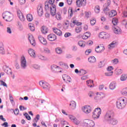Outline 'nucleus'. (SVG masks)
Masks as SVG:
<instances>
[{
    "label": "nucleus",
    "mask_w": 127,
    "mask_h": 127,
    "mask_svg": "<svg viewBox=\"0 0 127 127\" xmlns=\"http://www.w3.org/2000/svg\"><path fill=\"white\" fill-rule=\"evenodd\" d=\"M105 120L107 121L109 124H111L113 126L118 125L119 121L114 118V112L113 111H108L104 117Z\"/></svg>",
    "instance_id": "obj_1"
},
{
    "label": "nucleus",
    "mask_w": 127,
    "mask_h": 127,
    "mask_svg": "<svg viewBox=\"0 0 127 127\" xmlns=\"http://www.w3.org/2000/svg\"><path fill=\"white\" fill-rule=\"evenodd\" d=\"M127 100L125 98H120L117 102V107L118 109L120 110H123V109H125L126 106H127Z\"/></svg>",
    "instance_id": "obj_2"
},
{
    "label": "nucleus",
    "mask_w": 127,
    "mask_h": 127,
    "mask_svg": "<svg viewBox=\"0 0 127 127\" xmlns=\"http://www.w3.org/2000/svg\"><path fill=\"white\" fill-rule=\"evenodd\" d=\"M2 17L5 21L10 22L13 19V14L10 12L6 11L2 13Z\"/></svg>",
    "instance_id": "obj_3"
},
{
    "label": "nucleus",
    "mask_w": 127,
    "mask_h": 127,
    "mask_svg": "<svg viewBox=\"0 0 127 127\" xmlns=\"http://www.w3.org/2000/svg\"><path fill=\"white\" fill-rule=\"evenodd\" d=\"M101 113L102 110L100 109V108L95 109L93 112L92 117L93 120L99 119V118H100V115H101Z\"/></svg>",
    "instance_id": "obj_4"
},
{
    "label": "nucleus",
    "mask_w": 127,
    "mask_h": 127,
    "mask_svg": "<svg viewBox=\"0 0 127 127\" xmlns=\"http://www.w3.org/2000/svg\"><path fill=\"white\" fill-rule=\"evenodd\" d=\"M83 124L85 127H95V123L94 121L89 119H85L83 121Z\"/></svg>",
    "instance_id": "obj_5"
},
{
    "label": "nucleus",
    "mask_w": 127,
    "mask_h": 127,
    "mask_svg": "<svg viewBox=\"0 0 127 127\" xmlns=\"http://www.w3.org/2000/svg\"><path fill=\"white\" fill-rule=\"evenodd\" d=\"M39 85L41 87H42L44 89H47V90H50L51 88L50 84L46 82L43 81H41L39 82Z\"/></svg>",
    "instance_id": "obj_6"
},
{
    "label": "nucleus",
    "mask_w": 127,
    "mask_h": 127,
    "mask_svg": "<svg viewBox=\"0 0 127 127\" xmlns=\"http://www.w3.org/2000/svg\"><path fill=\"white\" fill-rule=\"evenodd\" d=\"M87 3V0H76V4L78 7L85 6Z\"/></svg>",
    "instance_id": "obj_7"
},
{
    "label": "nucleus",
    "mask_w": 127,
    "mask_h": 127,
    "mask_svg": "<svg viewBox=\"0 0 127 127\" xmlns=\"http://www.w3.org/2000/svg\"><path fill=\"white\" fill-rule=\"evenodd\" d=\"M54 2H55V0H49V2L46 1L45 2V8L46 10L49 9V6L50 5H55V4H54Z\"/></svg>",
    "instance_id": "obj_8"
},
{
    "label": "nucleus",
    "mask_w": 127,
    "mask_h": 127,
    "mask_svg": "<svg viewBox=\"0 0 127 127\" xmlns=\"http://www.w3.org/2000/svg\"><path fill=\"white\" fill-rule=\"evenodd\" d=\"M50 9V13L52 16H54L56 14V5H50L49 9Z\"/></svg>",
    "instance_id": "obj_9"
},
{
    "label": "nucleus",
    "mask_w": 127,
    "mask_h": 127,
    "mask_svg": "<svg viewBox=\"0 0 127 127\" xmlns=\"http://www.w3.org/2000/svg\"><path fill=\"white\" fill-rule=\"evenodd\" d=\"M21 67L22 69H26L27 67V64L26 63V60L24 57L21 58L20 61Z\"/></svg>",
    "instance_id": "obj_10"
},
{
    "label": "nucleus",
    "mask_w": 127,
    "mask_h": 127,
    "mask_svg": "<svg viewBox=\"0 0 127 127\" xmlns=\"http://www.w3.org/2000/svg\"><path fill=\"white\" fill-rule=\"evenodd\" d=\"M69 118L71 120V121L73 122V123H74V125H76V126H78V125H80L81 123V121L77 119V118L73 116V115L69 116Z\"/></svg>",
    "instance_id": "obj_11"
},
{
    "label": "nucleus",
    "mask_w": 127,
    "mask_h": 127,
    "mask_svg": "<svg viewBox=\"0 0 127 127\" xmlns=\"http://www.w3.org/2000/svg\"><path fill=\"white\" fill-rule=\"evenodd\" d=\"M111 35L109 33L102 32H101L99 35V38H103V39H107V38H110Z\"/></svg>",
    "instance_id": "obj_12"
},
{
    "label": "nucleus",
    "mask_w": 127,
    "mask_h": 127,
    "mask_svg": "<svg viewBox=\"0 0 127 127\" xmlns=\"http://www.w3.org/2000/svg\"><path fill=\"white\" fill-rule=\"evenodd\" d=\"M51 69L52 71H54L55 73H61V72H62L61 70H60V67L56 65H52L51 66Z\"/></svg>",
    "instance_id": "obj_13"
},
{
    "label": "nucleus",
    "mask_w": 127,
    "mask_h": 127,
    "mask_svg": "<svg viewBox=\"0 0 127 127\" xmlns=\"http://www.w3.org/2000/svg\"><path fill=\"white\" fill-rule=\"evenodd\" d=\"M38 39L42 44H43V45H47V41L44 37L42 36H39Z\"/></svg>",
    "instance_id": "obj_14"
},
{
    "label": "nucleus",
    "mask_w": 127,
    "mask_h": 127,
    "mask_svg": "<svg viewBox=\"0 0 127 127\" xmlns=\"http://www.w3.org/2000/svg\"><path fill=\"white\" fill-rule=\"evenodd\" d=\"M47 39L49 40V41H55L57 39L56 35L54 34H51L48 35Z\"/></svg>",
    "instance_id": "obj_15"
},
{
    "label": "nucleus",
    "mask_w": 127,
    "mask_h": 127,
    "mask_svg": "<svg viewBox=\"0 0 127 127\" xmlns=\"http://www.w3.org/2000/svg\"><path fill=\"white\" fill-rule=\"evenodd\" d=\"M28 39L31 45H32V46H35L36 45L35 40H34V38L33 37V36H32V35H29Z\"/></svg>",
    "instance_id": "obj_16"
},
{
    "label": "nucleus",
    "mask_w": 127,
    "mask_h": 127,
    "mask_svg": "<svg viewBox=\"0 0 127 127\" xmlns=\"http://www.w3.org/2000/svg\"><path fill=\"white\" fill-rule=\"evenodd\" d=\"M17 16L19 17L20 20H21V21H24L25 18H24V16H23L22 12H21L20 10H18L17 11Z\"/></svg>",
    "instance_id": "obj_17"
},
{
    "label": "nucleus",
    "mask_w": 127,
    "mask_h": 127,
    "mask_svg": "<svg viewBox=\"0 0 127 127\" xmlns=\"http://www.w3.org/2000/svg\"><path fill=\"white\" fill-rule=\"evenodd\" d=\"M105 50V47L102 46H98L97 48L95 49V51L97 53H102V52H104Z\"/></svg>",
    "instance_id": "obj_18"
},
{
    "label": "nucleus",
    "mask_w": 127,
    "mask_h": 127,
    "mask_svg": "<svg viewBox=\"0 0 127 127\" xmlns=\"http://www.w3.org/2000/svg\"><path fill=\"white\" fill-rule=\"evenodd\" d=\"M37 12L39 16H42V15H43V8H42V6H38Z\"/></svg>",
    "instance_id": "obj_19"
},
{
    "label": "nucleus",
    "mask_w": 127,
    "mask_h": 127,
    "mask_svg": "<svg viewBox=\"0 0 127 127\" xmlns=\"http://www.w3.org/2000/svg\"><path fill=\"white\" fill-rule=\"evenodd\" d=\"M117 88V82L116 81L112 82L109 85L110 90H115Z\"/></svg>",
    "instance_id": "obj_20"
},
{
    "label": "nucleus",
    "mask_w": 127,
    "mask_h": 127,
    "mask_svg": "<svg viewBox=\"0 0 127 127\" xmlns=\"http://www.w3.org/2000/svg\"><path fill=\"white\" fill-rule=\"evenodd\" d=\"M41 31L43 34H46V33H48V28L45 26H43L41 28Z\"/></svg>",
    "instance_id": "obj_21"
},
{
    "label": "nucleus",
    "mask_w": 127,
    "mask_h": 127,
    "mask_svg": "<svg viewBox=\"0 0 127 127\" xmlns=\"http://www.w3.org/2000/svg\"><path fill=\"white\" fill-rule=\"evenodd\" d=\"M81 22H79L77 20H73L72 22L70 23V26L73 27L74 25H81Z\"/></svg>",
    "instance_id": "obj_22"
},
{
    "label": "nucleus",
    "mask_w": 127,
    "mask_h": 127,
    "mask_svg": "<svg viewBox=\"0 0 127 127\" xmlns=\"http://www.w3.org/2000/svg\"><path fill=\"white\" fill-rule=\"evenodd\" d=\"M63 79L64 82H71V77L68 76L67 74L63 75Z\"/></svg>",
    "instance_id": "obj_23"
},
{
    "label": "nucleus",
    "mask_w": 127,
    "mask_h": 127,
    "mask_svg": "<svg viewBox=\"0 0 127 127\" xmlns=\"http://www.w3.org/2000/svg\"><path fill=\"white\" fill-rule=\"evenodd\" d=\"M113 30L115 34H121L122 33V30L119 27H115Z\"/></svg>",
    "instance_id": "obj_24"
},
{
    "label": "nucleus",
    "mask_w": 127,
    "mask_h": 127,
    "mask_svg": "<svg viewBox=\"0 0 127 127\" xmlns=\"http://www.w3.org/2000/svg\"><path fill=\"white\" fill-rule=\"evenodd\" d=\"M53 30L57 35H59V36L62 35V32L60 30L57 29V28H53Z\"/></svg>",
    "instance_id": "obj_25"
},
{
    "label": "nucleus",
    "mask_w": 127,
    "mask_h": 127,
    "mask_svg": "<svg viewBox=\"0 0 127 127\" xmlns=\"http://www.w3.org/2000/svg\"><path fill=\"white\" fill-rule=\"evenodd\" d=\"M103 12H104L105 14H109L110 13V7L107 5H104Z\"/></svg>",
    "instance_id": "obj_26"
},
{
    "label": "nucleus",
    "mask_w": 127,
    "mask_h": 127,
    "mask_svg": "<svg viewBox=\"0 0 127 127\" xmlns=\"http://www.w3.org/2000/svg\"><path fill=\"white\" fill-rule=\"evenodd\" d=\"M96 95L98 98H99L100 100H103L105 97H106V95L102 92H97Z\"/></svg>",
    "instance_id": "obj_27"
},
{
    "label": "nucleus",
    "mask_w": 127,
    "mask_h": 127,
    "mask_svg": "<svg viewBox=\"0 0 127 127\" xmlns=\"http://www.w3.org/2000/svg\"><path fill=\"white\" fill-rule=\"evenodd\" d=\"M4 72L8 74V75H12V71H11V69H10L8 67L5 66V68L4 69Z\"/></svg>",
    "instance_id": "obj_28"
},
{
    "label": "nucleus",
    "mask_w": 127,
    "mask_h": 127,
    "mask_svg": "<svg viewBox=\"0 0 127 127\" xmlns=\"http://www.w3.org/2000/svg\"><path fill=\"white\" fill-rule=\"evenodd\" d=\"M121 94L124 97H127V87L123 88L121 91Z\"/></svg>",
    "instance_id": "obj_29"
},
{
    "label": "nucleus",
    "mask_w": 127,
    "mask_h": 127,
    "mask_svg": "<svg viewBox=\"0 0 127 127\" xmlns=\"http://www.w3.org/2000/svg\"><path fill=\"white\" fill-rule=\"evenodd\" d=\"M0 54H4V47H3V43H0Z\"/></svg>",
    "instance_id": "obj_30"
},
{
    "label": "nucleus",
    "mask_w": 127,
    "mask_h": 127,
    "mask_svg": "<svg viewBox=\"0 0 127 127\" xmlns=\"http://www.w3.org/2000/svg\"><path fill=\"white\" fill-rule=\"evenodd\" d=\"M77 44L79 46H80V47H82V48H84V47L86 46V42L82 40L78 41Z\"/></svg>",
    "instance_id": "obj_31"
},
{
    "label": "nucleus",
    "mask_w": 127,
    "mask_h": 127,
    "mask_svg": "<svg viewBox=\"0 0 127 127\" xmlns=\"http://www.w3.org/2000/svg\"><path fill=\"white\" fill-rule=\"evenodd\" d=\"M109 17H114L117 15V11L115 10H112L109 13Z\"/></svg>",
    "instance_id": "obj_32"
},
{
    "label": "nucleus",
    "mask_w": 127,
    "mask_h": 127,
    "mask_svg": "<svg viewBox=\"0 0 127 127\" xmlns=\"http://www.w3.org/2000/svg\"><path fill=\"white\" fill-rule=\"evenodd\" d=\"M28 53L30 55V56H31V57H35L36 55H35V52L34 51V50L30 49L28 50Z\"/></svg>",
    "instance_id": "obj_33"
},
{
    "label": "nucleus",
    "mask_w": 127,
    "mask_h": 127,
    "mask_svg": "<svg viewBox=\"0 0 127 127\" xmlns=\"http://www.w3.org/2000/svg\"><path fill=\"white\" fill-rule=\"evenodd\" d=\"M89 63L93 64L96 62V58L94 57H90L88 58Z\"/></svg>",
    "instance_id": "obj_34"
},
{
    "label": "nucleus",
    "mask_w": 127,
    "mask_h": 127,
    "mask_svg": "<svg viewBox=\"0 0 127 127\" xmlns=\"http://www.w3.org/2000/svg\"><path fill=\"white\" fill-rule=\"evenodd\" d=\"M127 74H123L121 75L120 77V80L121 81H122L123 82L125 81H127Z\"/></svg>",
    "instance_id": "obj_35"
},
{
    "label": "nucleus",
    "mask_w": 127,
    "mask_h": 127,
    "mask_svg": "<svg viewBox=\"0 0 127 127\" xmlns=\"http://www.w3.org/2000/svg\"><path fill=\"white\" fill-rule=\"evenodd\" d=\"M69 106H71V108L72 110H75L76 109V102L74 101H72L70 102V103L69 104Z\"/></svg>",
    "instance_id": "obj_36"
},
{
    "label": "nucleus",
    "mask_w": 127,
    "mask_h": 127,
    "mask_svg": "<svg viewBox=\"0 0 127 127\" xmlns=\"http://www.w3.org/2000/svg\"><path fill=\"white\" fill-rule=\"evenodd\" d=\"M93 81L92 80H87L86 81V84H87L88 87H89V88L93 87Z\"/></svg>",
    "instance_id": "obj_37"
},
{
    "label": "nucleus",
    "mask_w": 127,
    "mask_h": 127,
    "mask_svg": "<svg viewBox=\"0 0 127 127\" xmlns=\"http://www.w3.org/2000/svg\"><path fill=\"white\" fill-rule=\"evenodd\" d=\"M56 52L57 54H62L63 53V50L61 48L58 47L56 48Z\"/></svg>",
    "instance_id": "obj_38"
},
{
    "label": "nucleus",
    "mask_w": 127,
    "mask_h": 127,
    "mask_svg": "<svg viewBox=\"0 0 127 127\" xmlns=\"http://www.w3.org/2000/svg\"><path fill=\"white\" fill-rule=\"evenodd\" d=\"M108 47L109 49H113V48H115V47H116V43L115 42H113L108 46Z\"/></svg>",
    "instance_id": "obj_39"
},
{
    "label": "nucleus",
    "mask_w": 127,
    "mask_h": 127,
    "mask_svg": "<svg viewBox=\"0 0 127 127\" xmlns=\"http://www.w3.org/2000/svg\"><path fill=\"white\" fill-rule=\"evenodd\" d=\"M56 18L57 19V20H61L62 19V16H61V14L59 12L56 13Z\"/></svg>",
    "instance_id": "obj_40"
},
{
    "label": "nucleus",
    "mask_w": 127,
    "mask_h": 127,
    "mask_svg": "<svg viewBox=\"0 0 127 127\" xmlns=\"http://www.w3.org/2000/svg\"><path fill=\"white\" fill-rule=\"evenodd\" d=\"M43 52L46 53V54H50V53H51L50 50L47 47L44 48Z\"/></svg>",
    "instance_id": "obj_41"
},
{
    "label": "nucleus",
    "mask_w": 127,
    "mask_h": 127,
    "mask_svg": "<svg viewBox=\"0 0 127 127\" xmlns=\"http://www.w3.org/2000/svg\"><path fill=\"white\" fill-rule=\"evenodd\" d=\"M27 20L28 21H32L33 20V17H32V15L31 14H28L27 15Z\"/></svg>",
    "instance_id": "obj_42"
},
{
    "label": "nucleus",
    "mask_w": 127,
    "mask_h": 127,
    "mask_svg": "<svg viewBox=\"0 0 127 127\" xmlns=\"http://www.w3.org/2000/svg\"><path fill=\"white\" fill-rule=\"evenodd\" d=\"M123 73V70L121 69L117 68L115 70V73L116 75H121Z\"/></svg>",
    "instance_id": "obj_43"
},
{
    "label": "nucleus",
    "mask_w": 127,
    "mask_h": 127,
    "mask_svg": "<svg viewBox=\"0 0 127 127\" xmlns=\"http://www.w3.org/2000/svg\"><path fill=\"white\" fill-rule=\"evenodd\" d=\"M105 66V62L104 61H101L98 64V68H103Z\"/></svg>",
    "instance_id": "obj_44"
},
{
    "label": "nucleus",
    "mask_w": 127,
    "mask_h": 127,
    "mask_svg": "<svg viewBox=\"0 0 127 127\" xmlns=\"http://www.w3.org/2000/svg\"><path fill=\"white\" fill-rule=\"evenodd\" d=\"M113 74H114V71H107L105 73V76H107L108 77L113 76Z\"/></svg>",
    "instance_id": "obj_45"
},
{
    "label": "nucleus",
    "mask_w": 127,
    "mask_h": 127,
    "mask_svg": "<svg viewBox=\"0 0 127 127\" xmlns=\"http://www.w3.org/2000/svg\"><path fill=\"white\" fill-rule=\"evenodd\" d=\"M118 22H119L118 19L117 18H114L112 20V23L114 25H117L118 24Z\"/></svg>",
    "instance_id": "obj_46"
},
{
    "label": "nucleus",
    "mask_w": 127,
    "mask_h": 127,
    "mask_svg": "<svg viewBox=\"0 0 127 127\" xmlns=\"http://www.w3.org/2000/svg\"><path fill=\"white\" fill-rule=\"evenodd\" d=\"M39 59H41V60H44L46 61L47 60V58L44 57V56H42L41 55H40L38 56Z\"/></svg>",
    "instance_id": "obj_47"
},
{
    "label": "nucleus",
    "mask_w": 127,
    "mask_h": 127,
    "mask_svg": "<svg viewBox=\"0 0 127 127\" xmlns=\"http://www.w3.org/2000/svg\"><path fill=\"white\" fill-rule=\"evenodd\" d=\"M111 63H112L113 65H116L119 63V60L118 59H115L111 61Z\"/></svg>",
    "instance_id": "obj_48"
},
{
    "label": "nucleus",
    "mask_w": 127,
    "mask_h": 127,
    "mask_svg": "<svg viewBox=\"0 0 127 127\" xmlns=\"http://www.w3.org/2000/svg\"><path fill=\"white\" fill-rule=\"evenodd\" d=\"M29 27L31 31H34L35 28L32 24H29Z\"/></svg>",
    "instance_id": "obj_49"
},
{
    "label": "nucleus",
    "mask_w": 127,
    "mask_h": 127,
    "mask_svg": "<svg viewBox=\"0 0 127 127\" xmlns=\"http://www.w3.org/2000/svg\"><path fill=\"white\" fill-rule=\"evenodd\" d=\"M82 31V27H77L75 28V32L76 33H80V32Z\"/></svg>",
    "instance_id": "obj_50"
},
{
    "label": "nucleus",
    "mask_w": 127,
    "mask_h": 127,
    "mask_svg": "<svg viewBox=\"0 0 127 127\" xmlns=\"http://www.w3.org/2000/svg\"><path fill=\"white\" fill-rule=\"evenodd\" d=\"M95 11L96 13H99L100 12V6L96 5L95 7Z\"/></svg>",
    "instance_id": "obj_51"
},
{
    "label": "nucleus",
    "mask_w": 127,
    "mask_h": 127,
    "mask_svg": "<svg viewBox=\"0 0 127 127\" xmlns=\"http://www.w3.org/2000/svg\"><path fill=\"white\" fill-rule=\"evenodd\" d=\"M68 13L70 14V16H73V8L72 7H69L68 9Z\"/></svg>",
    "instance_id": "obj_52"
},
{
    "label": "nucleus",
    "mask_w": 127,
    "mask_h": 127,
    "mask_svg": "<svg viewBox=\"0 0 127 127\" xmlns=\"http://www.w3.org/2000/svg\"><path fill=\"white\" fill-rule=\"evenodd\" d=\"M24 117H25L26 119L28 120V121H30L31 120V118L27 113H25L24 114Z\"/></svg>",
    "instance_id": "obj_53"
},
{
    "label": "nucleus",
    "mask_w": 127,
    "mask_h": 127,
    "mask_svg": "<svg viewBox=\"0 0 127 127\" xmlns=\"http://www.w3.org/2000/svg\"><path fill=\"white\" fill-rule=\"evenodd\" d=\"M88 96L90 98H93V97L95 96V93L92 91H89L88 93Z\"/></svg>",
    "instance_id": "obj_54"
},
{
    "label": "nucleus",
    "mask_w": 127,
    "mask_h": 127,
    "mask_svg": "<svg viewBox=\"0 0 127 127\" xmlns=\"http://www.w3.org/2000/svg\"><path fill=\"white\" fill-rule=\"evenodd\" d=\"M82 110L83 112H84V113H85V114H87V105H86L84 107H83Z\"/></svg>",
    "instance_id": "obj_55"
},
{
    "label": "nucleus",
    "mask_w": 127,
    "mask_h": 127,
    "mask_svg": "<svg viewBox=\"0 0 127 127\" xmlns=\"http://www.w3.org/2000/svg\"><path fill=\"white\" fill-rule=\"evenodd\" d=\"M40 119V116L39 114H38L37 115L36 118L34 119V122H36V123H37V122L39 121Z\"/></svg>",
    "instance_id": "obj_56"
},
{
    "label": "nucleus",
    "mask_w": 127,
    "mask_h": 127,
    "mask_svg": "<svg viewBox=\"0 0 127 127\" xmlns=\"http://www.w3.org/2000/svg\"><path fill=\"white\" fill-rule=\"evenodd\" d=\"M68 28H69V23L67 22H65L64 25V29H68Z\"/></svg>",
    "instance_id": "obj_57"
},
{
    "label": "nucleus",
    "mask_w": 127,
    "mask_h": 127,
    "mask_svg": "<svg viewBox=\"0 0 127 127\" xmlns=\"http://www.w3.org/2000/svg\"><path fill=\"white\" fill-rule=\"evenodd\" d=\"M107 70L109 72H112L114 70V67L112 66H108L107 68Z\"/></svg>",
    "instance_id": "obj_58"
},
{
    "label": "nucleus",
    "mask_w": 127,
    "mask_h": 127,
    "mask_svg": "<svg viewBox=\"0 0 127 127\" xmlns=\"http://www.w3.org/2000/svg\"><path fill=\"white\" fill-rule=\"evenodd\" d=\"M90 23H91V25H95V24H96V19H95V18L92 19L90 20Z\"/></svg>",
    "instance_id": "obj_59"
},
{
    "label": "nucleus",
    "mask_w": 127,
    "mask_h": 127,
    "mask_svg": "<svg viewBox=\"0 0 127 127\" xmlns=\"http://www.w3.org/2000/svg\"><path fill=\"white\" fill-rule=\"evenodd\" d=\"M79 73H80V74H81L82 75H85V74H87V71L82 69L79 70Z\"/></svg>",
    "instance_id": "obj_60"
},
{
    "label": "nucleus",
    "mask_w": 127,
    "mask_h": 127,
    "mask_svg": "<svg viewBox=\"0 0 127 127\" xmlns=\"http://www.w3.org/2000/svg\"><path fill=\"white\" fill-rule=\"evenodd\" d=\"M86 34H84L82 35V39L86 40V39H88V38H89V35L87 36V35H86Z\"/></svg>",
    "instance_id": "obj_61"
},
{
    "label": "nucleus",
    "mask_w": 127,
    "mask_h": 127,
    "mask_svg": "<svg viewBox=\"0 0 127 127\" xmlns=\"http://www.w3.org/2000/svg\"><path fill=\"white\" fill-rule=\"evenodd\" d=\"M92 112V107L91 106L87 105V114H89Z\"/></svg>",
    "instance_id": "obj_62"
},
{
    "label": "nucleus",
    "mask_w": 127,
    "mask_h": 127,
    "mask_svg": "<svg viewBox=\"0 0 127 127\" xmlns=\"http://www.w3.org/2000/svg\"><path fill=\"white\" fill-rule=\"evenodd\" d=\"M6 32L7 33H9V34H11L12 31L10 27H7L6 28Z\"/></svg>",
    "instance_id": "obj_63"
},
{
    "label": "nucleus",
    "mask_w": 127,
    "mask_h": 127,
    "mask_svg": "<svg viewBox=\"0 0 127 127\" xmlns=\"http://www.w3.org/2000/svg\"><path fill=\"white\" fill-rule=\"evenodd\" d=\"M32 67H34V69H40V66L38 64H33Z\"/></svg>",
    "instance_id": "obj_64"
}]
</instances>
